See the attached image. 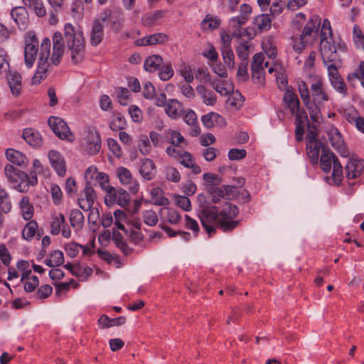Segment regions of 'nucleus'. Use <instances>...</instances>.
Returning <instances> with one entry per match:
<instances>
[{
	"label": "nucleus",
	"instance_id": "obj_1",
	"mask_svg": "<svg viewBox=\"0 0 364 364\" xmlns=\"http://www.w3.org/2000/svg\"><path fill=\"white\" fill-rule=\"evenodd\" d=\"M238 213L239 210L237 206L227 202L220 213H218L216 207L201 206L199 218L203 228L210 236L217 228H220L223 232L235 229L239 221L234 220V218Z\"/></svg>",
	"mask_w": 364,
	"mask_h": 364
},
{
	"label": "nucleus",
	"instance_id": "obj_2",
	"mask_svg": "<svg viewBox=\"0 0 364 364\" xmlns=\"http://www.w3.org/2000/svg\"><path fill=\"white\" fill-rule=\"evenodd\" d=\"M65 51V42L61 33L56 31L53 36V53L50 55V41L45 38L41 44L37 70L32 78L33 84H38L46 78L50 64L60 63Z\"/></svg>",
	"mask_w": 364,
	"mask_h": 364
},
{
	"label": "nucleus",
	"instance_id": "obj_3",
	"mask_svg": "<svg viewBox=\"0 0 364 364\" xmlns=\"http://www.w3.org/2000/svg\"><path fill=\"white\" fill-rule=\"evenodd\" d=\"M322 60L327 68L328 79L333 88L343 97H347L348 87L338 72V68L341 66L340 54L329 52V50L323 46Z\"/></svg>",
	"mask_w": 364,
	"mask_h": 364
},
{
	"label": "nucleus",
	"instance_id": "obj_4",
	"mask_svg": "<svg viewBox=\"0 0 364 364\" xmlns=\"http://www.w3.org/2000/svg\"><path fill=\"white\" fill-rule=\"evenodd\" d=\"M311 95L306 107L309 110L312 121L320 123L322 121L321 109L330 97L326 92L323 82L320 77H316L311 84Z\"/></svg>",
	"mask_w": 364,
	"mask_h": 364
},
{
	"label": "nucleus",
	"instance_id": "obj_5",
	"mask_svg": "<svg viewBox=\"0 0 364 364\" xmlns=\"http://www.w3.org/2000/svg\"><path fill=\"white\" fill-rule=\"evenodd\" d=\"M64 37L66 40V46L70 52L73 63L82 62L85 52L82 32L75 31L71 23H67L64 26Z\"/></svg>",
	"mask_w": 364,
	"mask_h": 364
},
{
	"label": "nucleus",
	"instance_id": "obj_6",
	"mask_svg": "<svg viewBox=\"0 0 364 364\" xmlns=\"http://www.w3.org/2000/svg\"><path fill=\"white\" fill-rule=\"evenodd\" d=\"M4 171L7 181L19 192L26 193L31 186H33L38 183L36 176H28L25 171L14 167L12 164H6Z\"/></svg>",
	"mask_w": 364,
	"mask_h": 364
},
{
	"label": "nucleus",
	"instance_id": "obj_7",
	"mask_svg": "<svg viewBox=\"0 0 364 364\" xmlns=\"http://www.w3.org/2000/svg\"><path fill=\"white\" fill-rule=\"evenodd\" d=\"M320 166L323 171L328 173L333 168L331 176L325 180L331 185H340L343 180V167L336 156L327 149H323L319 158Z\"/></svg>",
	"mask_w": 364,
	"mask_h": 364
},
{
	"label": "nucleus",
	"instance_id": "obj_8",
	"mask_svg": "<svg viewBox=\"0 0 364 364\" xmlns=\"http://www.w3.org/2000/svg\"><path fill=\"white\" fill-rule=\"evenodd\" d=\"M319 21L317 17L312 16L307 21L301 33L292 36V47L296 52H301L306 46L312 44L316 38Z\"/></svg>",
	"mask_w": 364,
	"mask_h": 364
},
{
	"label": "nucleus",
	"instance_id": "obj_9",
	"mask_svg": "<svg viewBox=\"0 0 364 364\" xmlns=\"http://www.w3.org/2000/svg\"><path fill=\"white\" fill-rule=\"evenodd\" d=\"M323 46L326 47L329 52L340 54L341 51L344 50L345 46L341 43H336L332 36V30L330 21L324 19L321 29V42H320V53L322 56Z\"/></svg>",
	"mask_w": 364,
	"mask_h": 364
},
{
	"label": "nucleus",
	"instance_id": "obj_10",
	"mask_svg": "<svg viewBox=\"0 0 364 364\" xmlns=\"http://www.w3.org/2000/svg\"><path fill=\"white\" fill-rule=\"evenodd\" d=\"M80 147L87 154H97L101 149L100 133L94 129H88L85 135L80 140Z\"/></svg>",
	"mask_w": 364,
	"mask_h": 364
},
{
	"label": "nucleus",
	"instance_id": "obj_11",
	"mask_svg": "<svg viewBox=\"0 0 364 364\" xmlns=\"http://www.w3.org/2000/svg\"><path fill=\"white\" fill-rule=\"evenodd\" d=\"M38 50V40L36 33L28 31L25 35L24 61L27 68L33 65Z\"/></svg>",
	"mask_w": 364,
	"mask_h": 364
},
{
	"label": "nucleus",
	"instance_id": "obj_12",
	"mask_svg": "<svg viewBox=\"0 0 364 364\" xmlns=\"http://www.w3.org/2000/svg\"><path fill=\"white\" fill-rule=\"evenodd\" d=\"M306 154L313 164L319 161L320 153L326 149L324 144L318 139V135L314 132H309L306 136Z\"/></svg>",
	"mask_w": 364,
	"mask_h": 364
},
{
	"label": "nucleus",
	"instance_id": "obj_13",
	"mask_svg": "<svg viewBox=\"0 0 364 364\" xmlns=\"http://www.w3.org/2000/svg\"><path fill=\"white\" fill-rule=\"evenodd\" d=\"M131 198L127 191L119 188H109L107 192L105 202L107 205L112 206L117 204L124 208L129 205Z\"/></svg>",
	"mask_w": 364,
	"mask_h": 364
},
{
	"label": "nucleus",
	"instance_id": "obj_14",
	"mask_svg": "<svg viewBox=\"0 0 364 364\" xmlns=\"http://www.w3.org/2000/svg\"><path fill=\"white\" fill-rule=\"evenodd\" d=\"M48 123L55 134L60 139L69 141L74 140L73 134L63 119L52 116L48 119Z\"/></svg>",
	"mask_w": 364,
	"mask_h": 364
},
{
	"label": "nucleus",
	"instance_id": "obj_15",
	"mask_svg": "<svg viewBox=\"0 0 364 364\" xmlns=\"http://www.w3.org/2000/svg\"><path fill=\"white\" fill-rule=\"evenodd\" d=\"M326 133L328 137V141L332 147L342 156H347L348 151L346 149L344 139L339 130L333 126H330L327 128Z\"/></svg>",
	"mask_w": 364,
	"mask_h": 364
},
{
	"label": "nucleus",
	"instance_id": "obj_16",
	"mask_svg": "<svg viewBox=\"0 0 364 364\" xmlns=\"http://www.w3.org/2000/svg\"><path fill=\"white\" fill-rule=\"evenodd\" d=\"M117 174L121 183L127 187L129 192L136 194L139 190L138 181L132 177L130 171L125 167H119Z\"/></svg>",
	"mask_w": 364,
	"mask_h": 364
},
{
	"label": "nucleus",
	"instance_id": "obj_17",
	"mask_svg": "<svg viewBox=\"0 0 364 364\" xmlns=\"http://www.w3.org/2000/svg\"><path fill=\"white\" fill-rule=\"evenodd\" d=\"M107 15L105 14L98 19L93 21L90 31V43L93 46H98L104 38L103 23L107 20Z\"/></svg>",
	"mask_w": 364,
	"mask_h": 364
},
{
	"label": "nucleus",
	"instance_id": "obj_18",
	"mask_svg": "<svg viewBox=\"0 0 364 364\" xmlns=\"http://www.w3.org/2000/svg\"><path fill=\"white\" fill-rule=\"evenodd\" d=\"M6 159L11 163L10 164L25 168L28 164L27 156L21 151L14 149H7L5 151Z\"/></svg>",
	"mask_w": 364,
	"mask_h": 364
},
{
	"label": "nucleus",
	"instance_id": "obj_19",
	"mask_svg": "<svg viewBox=\"0 0 364 364\" xmlns=\"http://www.w3.org/2000/svg\"><path fill=\"white\" fill-rule=\"evenodd\" d=\"M11 16L19 29L26 28L29 23V16L24 6H16L12 9Z\"/></svg>",
	"mask_w": 364,
	"mask_h": 364
},
{
	"label": "nucleus",
	"instance_id": "obj_20",
	"mask_svg": "<svg viewBox=\"0 0 364 364\" xmlns=\"http://www.w3.org/2000/svg\"><path fill=\"white\" fill-rule=\"evenodd\" d=\"M364 170V161L351 159L346 166V177L348 180L354 179L360 176Z\"/></svg>",
	"mask_w": 364,
	"mask_h": 364
},
{
	"label": "nucleus",
	"instance_id": "obj_21",
	"mask_svg": "<svg viewBox=\"0 0 364 364\" xmlns=\"http://www.w3.org/2000/svg\"><path fill=\"white\" fill-rule=\"evenodd\" d=\"M139 173L142 178L150 181L156 174V167L154 161L149 158H144L139 163Z\"/></svg>",
	"mask_w": 364,
	"mask_h": 364
},
{
	"label": "nucleus",
	"instance_id": "obj_22",
	"mask_svg": "<svg viewBox=\"0 0 364 364\" xmlns=\"http://www.w3.org/2000/svg\"><path fill=\"white\" fill-rule=\"evenodd\" d=\"M48 159L58 175L60 176H65L66 168L64 159L61 154L58 151L51 150L48 152Z\"/></svg>",
	"mask_w": 364,
	"mask_h": 364
},
{
	"label": "nucleus",
	"instance_id": "obj_23",
	"mask_svg": "<svg viewBox=\"0 0 364 364\" xmlns=\"http://www.w3.org/2000/svg\"><path fill=\"white\" fill-rule=\"evenodd\" d=\"M210 85L221 96H227L234 90L233 84L228 80L215 78L210 80Z\"/></svg>",
	"mask_w": 364,
	"mask_h": 364
},
{
	"label": "nucleus",
	"instance_id": "obj_24",
	"mask_svg": "<svg viewBox=\"0 0 364 364\" xmlns=\"http://www.w3.org/2000/svg\"><path fill=\"white\" fill-rule=\"evenodd\" d=\"M160 219L162 222L168 223L171 225L178 224L181 220L179 213L170 207H164L159 211Z\"/></svg>",
	"mask_w": 364,
	"mask_h": 364
},
{
	"label": "nucleus",
	"instance_id": "obj_25",
	"mask_svg": "<svg viewBox=\"0 0 364 364\" xmlns=\"http://www.w3.org/2000/svg\"><path fill=\"white\" fill-rule=\"evenodd\" d=\"M165 112L169 117L176 119L183 114V106L178 100L171 99L166 103Z\"/></svg>",
	"mask_w": 364,
	"mask_h": 364
},
{
	"label": "nucleus",
	"instance_id": "obj_26",
	"mask_svg": "<svg viewBox=\"0 0 364 364\" xmlns=\"http://www.w3.org/2000/svg\"><path fill=\"white\" fill-rule=\"evenodd\" d=\"M7 82L12 95L18 96L22 89L21 75L17 72H9L7 75Z\"/></svg>",
	"mask_w": 364,
	"mask_h": 364
},
{
	"label": "nucleus",
	"instance_id": "obj_27",
	"mask_svg": "<svg viewBox=\"0 0 364 364\" xmlns=\"http://www.w3.org/2000/svg\"><path fill=\"white\" fill-rule=\"evenodd\" d=\"M178 160L182 166L187 168L191 169L194 174H198L201 172L200 167L196 164L195 160L191 153L183 151L181 156Z\"/></svg>",
	"mask_w": 364,
	"mask_h": 364
},
{
	"label": "nucleus",
	"instance_id": "obj_28",
	"mask_svg": "<svg viewBox=\"0 0 364 364\" xmlns=\"http://www.w3.org/2000/svg\"><path fill=\"white\" fill-rule=\"evenodd\" d=\"M85 199L79 200V205L83 210H87L92 208L96 198V193L90 184H86L84 189Z\"/></svg>",
	"mask_w": 364,
	"mask_h": 364
},
{
	"label": "nucleus",
	"instance_id": "obj_29",
	"mask_svg": "<svg viewBox=\"0 0 364 364\" xmlns=\"http://www.w3.org/2000/svg\"><path fill=\"white\" fill-rule=\"evenodd\" d=\"M202 122L207 128H212L215 126H223L224 119L215 112L208 113L202 117Z\"/></svg>",
	"mask_w": 364,
	"mask_h": 364
},
{
	"label": "nucleus",
	"instance_id": "obj_30",
	"mask_svg": "<svg viewBox=\"0 0 364 364\" xmlns=\"http://www.w3.org/2000/svg\"><path fill=\"white\" fill-rule=\"evenodd\" d=\"M65 224V218L63 214L58 213L53 214L51 217L50 224V232L53 235H58L61 231L63 225Z\"/></svg>",
	"mask_w": 364,
	"mask_h": 364
},
{
	"label": "nucleus",
	"instance_id": "obj_31",
	"mask_svg": "<svg viewBox=\"0 0 364 364\" xmlns=\"http://www.w3.org/2000/svg\"><path fill=\"white\" fill-rule=\"evenodd\" d=\"M23 138L31 146L37 147L41 146L42 138L41 134L33 129H26L23 132Z\"/></svg>",
	"mask_w": 364,
	"mask_h": 364
},
{
	"label": "nucleus",
	"instance_id": "obj_32",
	"mask_svg": "<svg viewBox=\"0 0 364 364\" xmlns=\"http://www.w3.org/2000/svg\"><path fill=\"white\" fill-rule=\"evenodd\" d=\"M271 25L272 20L268 14L259 15L254 20V27L259 33L269 30Z\"/></svg>",
	"mask_w": 364,
	"mask_h": 364
},
{
	"label": "nucleus",
	"instance_id": "obj_33",
	"mask_svg": "<svg viewBox=\"0 0 364 364\" xmlns=\"http://www.w3.org/2000/svg\"><path fill=\"white\" fill-rule=\"evenodd\" d=\"M234 188L232 186H223L210 191L208 193L212 197V202L213 203H218L221 198L231 193Z\"/></svg>",
	"mask_w": 364,
	"mask_h": 364
},
{
	"label": "nucleus",
	"instance_id": "obj_34",
	"mask_svg": "<svg viewBox=\"0 0 364 364\" xmlns=\"http://www.w3.org/2000/svg\"><path fill=\"white\" fill-rule=\"evenodd\" d=\"M150 195L155 205L166 206L170 203L168 198L164 196V192L160 188L156 187L152 188Z\"/></svg>",
	"mask_w": 364,
	"mask_h": 364
},
{
	"label": "nucleus",
	"instance_id": "obj_35",
	"mask_svg": "<svg viewBox=\"0 0 364 364\" xmlns=\"http://www.w3.org/2000/svg\"><path fill=\"white\" fill-rule=\"evenodd\" d=\"M19 207L21 213L25 220H30L33 216V207L30 203L29 198L27 196H23L20 202Z\"/></svg>",
	"mask_w": 364,
	"mask_h": 364
},
{
	"label": "nucleus",
	"instance_id": "obj_36",
	"mask_svg": "<svg viewBox=\"0 0 364 364\" xmlns=\"http://www.w3.org/2000/svg\"><path fill=\"white\" fill-rule=\"evenodd\" d=\"M203 178L208 192L215 189L222 183V178L215 173H205Z\"/></svg>",
	"mask_w": 364,
	"mask_h": 364
},
{
	"label": "nucleus",
	"instance_id": "obj_37",
	"mask_svg": "<svg viewBox=\"0 0 364 364\" xmlns=\"http://www.w3.org/2000/svg\"><path fill=\"white\" fill-rule=\"evenodd\" d=\"M23 5L34 11L38 17H43L46 14V8L41 0H21Z\"/></svg>",
	"mask_w": 364,
	"mask_h": 364
},
{
	"label": "nucleus",
	"instance_id": "obj_38",
	"mask_svg": "<svg viewBox=\"0 0 364 364\" xmlns=\"http://www.w3.org/2000/svg\"><path fill=\"white\" fill-rule=\"evenodd\" d=\"M284 101L291 112L296 111L299 107L298 97L291 90L287 89L284 95Z\"/></svg>",
	"mask_w": 364,
	"mask_h": 364
},
{
	"label": "nucleus",
	"instance_id": "obj_39",
	"mask_svg": "<svg viewBox=\"0 0 364 364\" xmlns=\"http://www.w3.org/2000/svg\"><path fill=\"white\" fill-rule=\"evenodd\" d=\"M166 134L168 136V141L172 145L182 148L187 146L185 138L179 132L174 129H168Z\"/></svg>",
	"mask_w": 364,
	"mask_h": 364
},
{
	"label": "nucleus",
	"instance_id": "obj_40",
	"mask_svg": "<svg viewBox=\"0 0 364 364\" xmlns=\"http://www.w3.org/2000/svg\"><path fill=\"white\" fill-rule=\"evenodd\" d=\"M64 262L63 252L60 250H54L50 252L44 263L48 267H58Z\"/></svg>",
	"mask_w": 364,
	"mask_h": 364
},
{
	"label": "nucleus",
	"instance_id": "obj_41",
	"mask_svg": "<svg viewBox=\"0 0 364 364\" xmlns=\"http://www.w3.org/2000/svg\"><path fill=\"white\" fill-rule=\"evenodd\" d=\"M197 91L206 105L213 106L216 103V95L212 91L207 90L204 86H198Z\"/></svg>",
	"mask_w": 364,
	"mask_h": 364
},
{
	"label": "nucleus",
	"instance_id": "obj_42",
	"mask_svg": "<svg viewBox=\"0 0 364 364\" xmlns=\"http://www.w3.org/2000/svg\"><path fill=\"white\" fill-rule=\"evenodd\" d=\"M163 59L159 55H153L148 57L144 63V69L150 73L156 71L162 64Z\"/></svg>",
	"mask_w": 364,
	"mask_h": 364
},
{
	"label": "nucleus",
	"instance_id": "obj_43",
	"mask_svg": "<svg viewBox=\"0 0 364 364\" xmlns=\"http://www.w3.org/2000/svg\"><path fill=\"white\" fill-rule=\"evenodd\" d=\"M38 228V223L35 220L31 219L22 230L23 238L25 240L31 241L36 235Z\"/></svg>",
	"mask_w": 364,
	"mask_h": 364
},
{
	"label": "nucleus",
	"instance_id": "obj_44",
	"mask_svg": "<svg viewBox=\"0 0 364 364\" xmlns=\"http://www.w3.org/2000/svg\"><path fill=\"white\" fill-rule=\"evenodd\" d=\"M70 223L71 226L76 230H80L84 224V215L77 209H73L70 213Z\"/></svg>",
	"mask_w": 364,
	"mask_h": 364
},
{
	"label": "nucleus",
	"instance_id": "obj_45",
	"mask_svg": "<svg viewBox=\"0 0 364 364\" xmlns=\"http://www.w3.org/2000/svg\"><path fill=\"white\" fill-rule=\"evenodd\" d=\"M349 82H352L356 80L360 82L362 87L364 89V61L359 63L358 67L347 76Z\"/></svg>",
	"mask_w": 364,
	"mask_h": 364
},
{
	"label": "nucleus",
	"instance_id": "obj_46",
	"mask_svg": "<svg viewBox=\"0 0 364 364\" xmlns=\"http://www.w3.org/2000/svg\"><path fill=\"white\" fill-rule=\"evenodd\" d=\"M227 100V103L233 108L239 109L243 105L244 99L242 94L238 91L231 92Z\"/></svg>",
	"mask_w": 364,
	"mask_h": 364
},
{
	"label": "nucleus",
	"instance_id": "obj_47",
	"mask_svg": "<svg viewBox=\"0 0 364 364\" xmlns=\"http://www.w3.org/2000/svg\"><path fill=\"white\" fill-rule=\"evenodd\" d=\"M138 149L143 156L149 155L151 151V145L149 137L145 134H141L139 137Z\"/></svg>",
	"mask_w": 364,
	"mask_h": 364
},
{
	"label": "nucleus",
	"instance_id": "obj_48",
	"mask_svg": "<svg viewBox=\"0 0 364 364\" xmlns=\"http://www.w3.org/2000/svg\"><path fill=\"white\" fill-rule=\"evenodd\" d=\"M0 209L5 213H9L11 209L9 194L6 189L0 186Z\"/></svg>",
	"mask_w": 364,
	"mask_h": 364
},
{
	"label": "nucleus",
	"instance_id": "obj_49",
	"mask_svg": "<svg viewBox=\"0 0 364 364\" xmlns=\"http://www.w3.org/2000/svg\"><path fill=\"white\" fill-rule=\"evenodd\" d=\"M164 174L166 179L173 183H178L181 180V174L178 170L171 166H167L164 169Z\"/></svg>",
	"mask_w": 364,
	"mask_h": 364
},
{
	"label": "nucleus",
	"instance_id": "obj_50",
	"mask_svg": "<svg viewBox=\"0 0 364 364\" xmlns=\"http://www.w3.org/2000/svg\"><path fill=\"white\" fill-rule=\"evenodd\" d=\"M126 119L121 114H116L109 123V128L112 131H118L125 128Z\"/></svg>",
	"mask_w": 364,
	"mask_h": 364
},
{
	"label": "nucleus",
	"instance_id": "obj_51",
	"mask_svg": "<svg viewBox=\"0 0 364 364\" xmlns=\"http://www.w3.org/2000/svg\"><path fill=\"white\" fill-rule=\"evenodd\" d=\"M114 225L119 230H123L127 232L124 227V223L127 221V216L125 212L117 210L114 212Z\"/></svg>",
	"mask_w": 364,
	"mask_h": 364
},
{
	"label": "nucleus",
	"instance_id": "obj_52",
	"mask_svg": "<svg viewBox=\"0 0 364 364\" xmlns=\"http://www.w3.org/2000/svg\"><path fill=\"white\" fill-rule=\"evenodd\" d=\"M220 23V20L216 17L206 15L201 22V26L203 30H213L218 28Z\"/></svg>",
	"mask_w": 364,
	"mask_h": 364
},
{
	"label": "nucleus",
	"instance_id": "obj_53",
	"mask_svg": "<svg viewBox=\"0 0 364 364\" xmlns=\"http://www.w3.org/2000/svg\"><path fill=\"white\" fill-rule=\"evenodd\" d=\"M264 57L261 53H256L252 58L251 70H264V68L269 66V63H264Z\"/></svg>",
	"mask_w": 364,
	"mask_h": 364
},
{
	"label": "nucleus",
	"instance_id": "obj_54",
	"mask_svg": "<svg viewBox=\"0 0 364 364\" xmlns=\"http://www.w3.org/2000/svg\"><path fill=\"white\" fill-rule=\"evenodd\" d=\"M175 204L186 212L191 210V202L187 196L175 195Z\"/></svg>",
	"mask_w": 364,
	"mask_h": 364
},
{
	"label": "nucleus",
	"instance_id": "obj_55",
	"mask_svg": "<svg viewBox=\"0 0 364 364\" xmlns=\"http://www.w3.org/2000/svg\"><path fill=\"white\" fill-rule=\"evenodd\" d=\"M142 218L144 223L151 227L156 225L159 220L156 213L152 210L143 211Z\"/></svg>",
	"mask_w": 364,
	"mask_h": 364
},
{
	"label": "nucleus",
	"instance_id": "obj_56",
	"mask_svg": "<svg viewBox=\"0 0 364 364\" xmlns=\"http://www.w3.org/2000/svg\"><path fill=\"white\" fill-rule=\"evenodd\" d=\"M236 53L242 61H247L251 53V46L248 43H242L236 48Z\"/></svg>",
	"mask_w": 364,
	"mask_h": 364
},
{
	"label": "nucleus",
	"instance_id": "obj_57",
	"mask_svg": "<svg viewBox=\"0 0 364 364\" xmlns=\"http://www.w3.org/2000/svg\"><path fill=\"white\" fill-rule=\"evenodd\" d=\"M173 74L174 71L171 63H166L160 68L159 76L161 80L167 81L173 76Z\"/></svg>",
	"mask_w": 364,
	"mask_h": 364
},
{
	"label": "nucleus",
	"instance_id": "obj_58",
	"mask_svg": "<svg viewBox=\"0 0 364 364\" xmlns=\"http://www.w3.org/2000/svg\"><path fill=\"white\" fill-rule=\"evenodd\" d=\"M297 85L300 97L305 106H306L307 103L309 102V99L310 97L309 89L306 83L302 80L299 81Z\"/></svg>",
	"mask_w": 364,
	"mask_h": 364
},
{
	"label": "nucleus",
	"instance_id": "obj_59",
	"mask_svg": "<svg viewBox=\"0 0 364 364\" xmlns=\"http://www.w3.org/2000/svg\"><path fill=\"white\" fill-rule=\"evenodd\" d=\"M353 37L355 46L364 50V36L358 26H353Z\"/></svg>",
	"mask_w": 364,
	"mask_h": 364
},
{
	"label": "nucleus",
	"instance_id": "obj_60",
	"mask_svg": "<svg viewBox=\"0 0 364 364\" xmlns=\"http://www.w3.org/2000/svg\"><path fill=\"white\" fill-rule=\"evenodd\" d=\"M80 247H82L81 245L75 242H70L64 245L65 253L70 257H75L78 255Z\"/></svg>",
	"mask_w": 364,
	"mask_h": 364
},
{
	"label": "nucleus",
	"instance_id": "obj_61",
	"mask_svg": "<svg viewBox=\"0 0 364 364\" xmlns=\"http://www.w3.org/2000/svg\"><path fill=\"white\" fill-rule=\"evenodd\" d=\"M222 55L225 63L231 69L235 65V55L232 48H222Z\"/></svg>",
	"mask_w": 364,
	"mask_h": 364
},
{
	"label": "nucleus",
	"instance_id": "obj_62",
	"mask_svg": "<svg viewBox=\"0 0 364 364\" xmlns=\"http://www.w3.org/2000/svg\"><path fill=\"white\" fill-rule=\"evenodd\" d=\"M178 72L180 73L181 75L184 78L186 82L190 83L193 81V73L189 65L186 64L181 65L178 70Z\"/></svg>",
	"mask_w": 364,
	"mask_h": 364
},
{
	"label": "nucleus",
	"instance_id": "obj_63",
	"mask_svg": "<svg viewBox=\"0 0 364 364\" xmlns=\"http://www.w3.org/2000/svg\"><path fill=\"white\" fill-rule=\"evenodd\" d=\"M22 283L26 292H33L38 286L39 281L36 276H31L30 278L26 279Z\"/></svg>",
	"mask_w": 364,
	"mask_h": 364
},
{
	"label": "nucleus",
	"instance_id": "obj_64",
	"mask_svg": "<svg viewBox=\"0 0 364 364\" xmlns=\"http://www.w3.org/2000/svg\"><path fill=\"white\" fill-rule=\"evenodd\" d=\"M50 194L53 202L55 205H59L62 201L63 193L59 186L52 184L50 186Z\"/></svg>",
	"mask_w": 364,
	"mask_h": 364
}]
</instances>
